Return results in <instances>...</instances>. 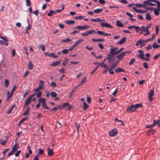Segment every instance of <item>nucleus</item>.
Segmentation results:
<instances>
[{
	"label": "nucleus",
	"mask_w": 160,
	"mask_h": 160,
	"mask_svg": "<svg viewBox=\"0 0 160 160\" xmlns=\"http://www.w3.org/2000/svg\"><path fill=\"white\" fill-rule=\"evenodd\" d=\"M154 14L156 16H158L159 14V12L158 11V10H157L156 8H154Z\"/></svg>",
	"instance_id": "51"
},
{
	"label": "nucleus",
	"mask_w": 160,
	"mask_h": 160,
	"mask_svg": "<svg viewBox=\"0 0 160 160\" xmlns=\"http://www.w3.org/2000/svg\"><path fill=\"white\" fill-rule=\"evenodd\" d=\"M38 102H41L42 106L45 109L48 110L50 109V108L47 106L46 103V100L44 98H40L39 100H38Z\"/></svg>",
	"instance_id": "2"
},
{
	"label": "nucleus",
	"mask_w": 160,
	"mask_h": 160,
	"mask_svg": "<svg viewBox=\"0 0 160 160\" xmlns=\"http://www.w3.org/2000/svg\"><path fill=\"white\" fill-rule=\"evenodd\" d=\"M157 46L158 44H157L156 42H154L153 44V45L152 47L155 49L157 48Z\"/></svg>",
	"instance_id": "64"
},
{
	"label": "nucleus",
	"mask_w": 160,
	"mask_h": 160,
	"mask_svg": "<svg viewBox=\"0 0 160 160\" xmlns=\"http://www.w3.org/2000/svg\"><path fill=\"white\" fill-rule=\"evenodd\" d=\"M102 10V8H98L94 10V11L95 13H98L101 12Z\"/></svg>",
	"instance_id": "43"
},
{
	"label": "nucleus",
	"mask_w": 160,
	"mask_h": 160,
	"mask_svg": "<svg viewBox=\"0 0 160 160\" xmlns=\"http://www.w3.org/2000/svg\"><path fill=\"white\" fill-rule=\"evenodd\" d=\"M27 119L26 118H22L20 121L18 123V125H19L20 124H21L22 123L24 122Z\"/></svg>",
	"instance_id": "57"
},
{
	"label": "nucleus",
	"mask_w": 160,
	"mask_h": 160,
	"mask_svg": "<svg viewBox=\"0 0 160 160\" xmlns=\"http://www.w3.org/2000/svg\"><path fill=\"white\" fill-rule=\"evenodd\" d=\"M39 47L41 48L42 50L43 51H44L45 50V47L44 45L41 44L39 45Z\"/></svg>",
	"instance_id": "52"
},
{
	"label": "nucleus",
	"mask_w": 160,
	"mask_h": 160,
	"mask_svg": "<svg viewBox=\"0 0 160 160\" xmlns=\"http://www.w3.org/2000/svg\"><path fill=\"white\" fill-rule=\"evenodd\" d=\"M146 31H147V30L146 29L145 27L144 26H142L140 28V34H141L143 32H146Z\"/></svg>",
	"instance_id": "41"
},
{
	"label": "nucleus",
	"mask_w": 160,
	"mask_h": 160,
	"mask_svg": "<svg viewBox=\"0 0 160 160\" xmlns=\"http://www.w3.org/2000/svg\"><path fill=\"white\" fill-rule=\"evenodd\" d=\"M83 110H87L88 108V105L86 102H83Z\"/></svg>",
	"instance_id": "34"
},
{
	"label": "nucleus",
	"mask_w": 160,
	"mask_h": 160,
	"mask_svg": "<svg viewBox=\"0 0 160 160\" xmlns=\"http://www.w3.org/2000/svg\"><path fill=\"white\" fill-rule=\"evenodd\" d=\"M69 61V59H67V58H65V59L63 61V62H62V66L64 67H65L66 65H67V63H68V61Z\"/></svg>",
	"instance_id": "29"
},
{
	"label": "nucleus",
	"mask_w": 160,
	"mask_h": 160,
	"mask_svg": "<svg viewBox=\"0 0 160 160\" xmlns=\"http://www.w3.org/2000/svg\"><path fill=\"white\" fill-rule=\"evenodd\" d=\"M146 43L144 42V40L142 39H140L138 40L135 44L136 46H138L139 44H140V48H141L142 47L145 45Z\"/></svg>",
	"instance_id": "6"
},
{
	"label": "nucleus",
	"mask_w": 160,
	"mask_h": 160,
	"mask_svg": "<svg viewBox=\"0 0 160 160\" xmlns=\"http://www.w3.org/2000/svg\"><path fill=\"white\" fill-rule=\"evenodd\" d=\"M133 10L137 13H144L147 12V11L146 10H138L137 9L136 7H133Z\"/></svg>",
	"instance_id": "13"
},
{
	"label": "nucleus",
	"mask_w": 160,
	"mask_h": 160,
	"mask_svg": "<svg viewBox=\"0 0 160 160\" xmlns=\"http://www.w3.org/2000/svg\"><path fill=\"white\" fill-rule=\"evenodd\" d=\"M90 20L92 21L97 22H101L104 21V19H101L99 18H98L97 19L91 18Z\"/></svg>",
	"instance_id": "18"
},
{
	"label": "nucleus",
	"mask_w": 160,
	"mask_h": 160,
	"mask_svg": "<svg viewBox=\"0 0 160 160\" xmlns=\"http://www.w3.org/2000/svg\"><path fill=\"white\" fill-rule=\"evenodd\" d=\"M83 39H80L78 40L75 43H74L73 45L76 47V46H78L79 44H80L81 42L83 41Z\"/></svg>",
	"instance_id": "33"
},
{
	"label": "nucleus",
	"mask_w": 160,
	"mask_h": 160,
	"mask_svg": "<svg viewBox=\"0 0 160 160\" xmlns=\"http://www.w3.org/2000/svg\"><path fill=\"white\" fill-rule=\"evenodd\" d=\"M47 151L48 155L50 156H52L53 155V152L52 149L50 148L49 147L47 148Z\"/></svg>",
	"instance_id": "19"
},
{
	"label": "nucleus",
	"mask_w": 160,
	"mask_h": 160,
	"mask_svg": "<svg viewBox=\"0 0 160 160\" xmlns=\"http://www.w3.org/2000/svg\"><path fill=\"white\" fill-rule=\"evenodd\" d=\"M16 54V51L15 49H13L12 51L11 55L12 57H14Z\"/></svg>",
	"instance_id": "61"
},
{
	"label": "nucleus",
	"mask_w": 160,
	"mask_h": 160,
	"mask_svg": "<svg viewBox=\"0 0 160 160\" xmlns=\"http://www.w3.org/2000/svg\"><path fill=\"white\" fill-rule=\"evenodd\" d=\"M154 127V126L153 125V123L151 124L148 125H147L146 126V128H152Z\"/></svg>",
	"instance_id": "58"
},
{
	"label": "nucleus",
	"mask_w": 160,
	"mask_h": 160,
	"mask_svg": "<svg viewBox=\"0 0 160 160\" xmlns=\"http://www.w3.org/2000/svg\"><path fill=\"white\" fill-rule=\"evenodd\" d=\"M117 26L119 27L122 28L124 27V25L119 21H117L116 22Z\"/></svg>",
	"instance_id": "26"
},
{
	"label": "nucleus",
	"mask_w": 160,
	"mask_h": 160,
	"mask_svg": "<svg viewBox=\"0 0 160 160\" xmlns=\"http://www.w3.org/2000/svg\"><path fill=\"white\" fill-rule=\"evenodd\" d=\"M116 67V64H114L113 63L110 66L108 70H112L114 68Z\"/></svg>",
	"instance_id": "42"
},
{
	"label": "nucleus",
	"mask_w": 160,
	"mask_h": 160,
	"mask_svg": "<svg viewBox=\"0 0 160 160\" xmlns=\"http://www.w3.org/2000/svg\"><path fill=\"white\" fill-rule=\"evenodd\" d=\"M143 66L145 68L148 69V64L146 62H144L143 63Z\"/></svg>",
	"instance_id": "62"
},
{
	"label": "nucleus",
	"mask_w": 160,
	"mask_h": 160,
	"mask_svg": "<svg viewBox=\"0 0 160 160\" xmlns=\"http://www.w3.org/2000/svg\"><path fill=\"white\" fill-rule=\"evenodd\" d=\"M117 133V130L115 128L110 131L109 132V135L111 137H114L116 136Z\"/></svg>",
	"instance_id": "8"
},
{
	"label": "nucleus",
	"mask_w": 160,
	"mask_h": 160,
	"mask_svg": "<svg viewBox=\"0 0 160 160\" xmlns=\"http://www.w3.org/2000/svg\"><path fill=\"white\" fill-rule=\"evenodd\" d=\"M30 109V108L29 107H27V109L25 112L23 113V115L24 116L27 115L28 114L29 112Z\"/></svg>",
	"instance_id": "27"
},
{
	"label": "nucleus",
	"mask_w": 160,
	"mask_h": 160,
	"mask_svg": "<svg viewBox=\"0 0 160 160\" xmlns=\"http://www.w3.org/2000/svg\"><path fill=\"white\" fill-rule=\"evenodd\" d=\"M112 56H113V55L109 52V53L108 55V57L106 58L107 60H108V62L110 64H111L112 62L111 58Z\"/></svg>",
	"instance_id": "22"
},
{
	"label": "nucleus",
	"mask_w": 160,
	"mask_h": 160,
	"mask_svg": "<svg viewBox=\"0 0 160 160\" xmlns=\"http://www.w3.org/2000/svg\"><path fill=\"white\" fill-rule=\"evenodd\" d=\"M154 0H148L143 1V4H147L150 5L151 3L150 2H154Z\"/></svg>",
	"instance_id": "38"
},
{
	"label": "nucleus",
	"mask_w": 160,
	"mask_h": 160,
	"mask_svg": "<svg viewBox=\"0 0 160 160\" xmlns=\"http://www.w3.org/2000/svg\"><path fill=\"white\" fill-rule=\"evenodd\" d=\"M97 33L99 35H102L104 36H109L111 35L110 33L108 34L105 33L103 31H98L97 32Z\"/></svg>",
	"instance_id": "15"
},
{
	"label": "nucleus",
	"mask_w": 160,
	"mask_h": 160,
	"mask_svg": "<svg viewBox=\"0 0 160 160\" xmlns=\"http://www.w3.org/2000/svg\"><path fill=\"white\" fill-rule=\"evenodd\" d=\"M50 95H51L52 98H53L57 97V94L56 92H52L50 93Z\"/></svg>",
	"instance_id": "39"
},
{
	"label": "nucleus",
	"mask_w": 160,
	"mask_h": 160,
	"mask_svg": "<svg viewBox=\"0 0 160 160\" xmlns=\"http://www.w3.org/2000/svg\"><path fill=\"white\" fill-rule=\"evenodd\" d=\"M84 17L82 16H76L75 17V18L76 20H81Z\"/></svg>",
	"instance_id": "55"
},
{
	"label": "nucleus",
	"mask_w": 160,
	"mask_h": 160,
	"mask_svg": "<svg viewBox=\"0 0 160 160\" xmlns=\"http://www.w3.org/2000/svg\"><path fill=\"white\" fill-rule=\"evenodd\" d=\"M133 107L134 108V109H135V110L138 108H139L142 107V104L141 103H139L138 104H136L135 105H133Z\"/></svg>",
	"instance_id": "23"
},
{
	"label": "nucleus",
	"mask_w": 160,
	"mask_h": 160,
	"mask_svg": "<svg viewBox=\"0 0 160 160\" xmlns=\"http://www.w3.org/2000/svg\"><path fill=\"white\" fill-rule=\"evenodd\" d=\"M115 72L117 73H118L121 72L126 73V72L124 71L123 69L120 68L115 69Z\"/></svg>",
	"instance_id": "20"
},
{
	"label": "nucleus",
	"mask_w": 160,
	"mask_h": 160,
	"mask_svg": "<svg viewBox=\"0 0 160 160\" xmlns=\"http://www.w3.org/2000/svg\"><path fill=\"white\" fill-rule=\"evenodd\" d=\"M36 95L35 93L32 94L28 98H27L25 101L24 103L25 106L28 105L32 101L36 100V98L34 97Z\"/></svg>",
	"instance_id": "1"
},
{
	"label": "nucleus",
	"mask_w": 160,
	"mask_h": 160,
	"mask_svg": "<svg viewBox=\"0 0 160 160\" xmlns=\"http://www.w3.org/2000/svg\"><path fill=\"white\" fill-rule=\"evenodd\" d=\"M44 54L46 56L52 57L53 58H55L58 57V55H55L54 53L53 52L50 53L48 52H46L44 53Z\"/></svg>",
	"instance_id": "9"
},
{
	"label": "nucleus",
	"mask_w": 160,
	"mask_h": 160,
	"mask_svg": "<svg viewBox=\"0 0 160 160\" xmlns=\"http://www.w3.org/2000/svg\"><path fill=\"white\" fill-rule=\"evenodd\" d=\"M0 38L4 41L2 40H0V44L3 45H8L9 44L8 43V40L6 38L2 36H0Z\"/></svg>",
	"instance_id": "3"
},
{
	"label": "nucleus",
	"mask_w": 160,
	"mask_h": 160,
	"mask_svg": "<svg viewBox=\"0 0 160 160\" xmlns=\"http://www.w3.org/2000/svg\"><path fill=\"white\" fill-rule=\"evenodd\" d=\"M135 29L136 32L138 33L139 31H140V28L139 26H136Z\"/></svg>",
	"instance_id": "54"
},
{
	"label": "nucleus",
	"mask_w": 160,
	"mask_h": 160,
	"mask_svg": "<svg viewBox=\"0 0 160 160\" xmlns=\"http://www.w3.org/2000/svg\"><path fill=\"white\" fill-rule=\"evenodd\" d=\"M153 123L154 126L156 125H158V126L160 127V121L159 120H154L153 121Z\"/></svg>",
	"instance_id": "24"
},
{
	"label": "nucleus",
	"mask_w": 160,
	"mask_h": 160,
	"mask_svg": "<svg viewBox=\"0 0 160 160\" xmlns=\"http://www.w3.org/2000/svg\"><path fill=\"white\" fill-rule=\"evenodd\" d=\"M33 65L31 61H29L28 65V68L29 70H32L33 68Z\"/></svg>",
	"instance_id": "30"
},
{
	"label": "nucleus",
	"mask_w": 160,
	"mask_h": 160,
	"mask_svg": "<svg viewBox=\"0 0 160 160\" xmlns=\"http://www.w3.org/2000/svg\"><path fill=\"white\" fill-rule=\"evenodd\" d=\"M69 50L67 49H64L62 50V53L63 54H67L68 53Z\"/></svg>",
	"instance_id": "47"
},
{
	"label": "nucleus",
	"mask_w": 160,
	"mask_h": 160,
	"mask_svg": "<svg viewBox=\"0 0 160 160\" xmlns=\"http://www.w3.org/2000/svg\"><path fill=\"white\" fill-rule=\"evenodd\" d=\"M64 5H62V8L61 9H57L55 10V12H61L62 10H63L64 9Z\"/></svg>",
	"instance_id": "50"
},
{
	"label": "nucleus",
	"mask_w": 160,
	"mask_h": 160,
	"mask_svg": "<svg viewBox=\"0 0 160 160\" xmlns=\"http://www.w3.org/2000/svg\"><path fill=\"white\" fill-rule=\"evenodd\" d=\"M16 88H17V86L16 85H14L13 86V87L12 89V91H11V93L10 94V96H9V97H8L9 98H10L11 97V96H12V94L13 93V92L16 89Z\"/></svg>",
	"instance_id": "32"
},
{
	"label": "nucleus",
	"mask_w": 160,
	"mask_h": 160,
	"mask_svg": "<svg viewBox=\"0 0 160 160\" xmlns=\"http://www.w3.org/2000/svg\"><path fill=\"white\" fill-rule=\"evenodd\" d=\"M75 126L76 127V128L77 129V132H79V129L80 128V127H81L80 125L79 124H78L77 123H76L75 124Z\"/></svg>",
	"instance_id": "56"
},
{
	"label": "nucleus",
	"mask_w": 160,
	"mask_h": 160,
	"mask_svg": "<svg viewBox=\"0 0 160 160\" xmlns=\"http://www.w3.org/2000/svg\"><path fill=\"white\" fill-rule=\"evenodd\" d=\"M61 62V60H60L54 62L52 63L51 64L50 66H53V67H55V66H57Z\"/></svg>",
	"instance_id": "21"
},
{
	"label": "nucleus",
	"mask_w": 160,
	"mask_h": 160,
	"mask_svg": "<svg viewBox=\"0 0 160 160\" xmlns=\"http://www.w3.org/2000/svg\"><path fill=\"white\" fill-rule=\"evenodd\" d=\"M18 148V145L17 143H15L14 146H13L12 148V151L14 152H15Z\"/></svg>",
	"instance_id": "36"
},
{
	"label": "nucleus",
	"mask_w": 160,
	"mask_h": 160,
	"mask_svg": "<svg viewBox=\"0 0 160 160\" xmlns=\"http://www.w3.org/2000/svg\"><path fill=\"white\" fill-rule=\"evenodd\" d=\"M146 19L147 20H150L152 19L151 15L149 13H148L146 14Z\"/></svg>",
	"instance_id": "37"
},
{
	"label": "nucleus",
	"mask_w": 160,
	"mask_h": 160,
	"mask_svg": "<svg viewBox=\"0 0 160 160\" xmlns=\"http://www.w3.org/2000/svg\"><path fill=\"white\" fill-rule=\"evenodd\" d=\"M130 51H126L122 52L117 56V58L119 59H121L123 57L126 56L127 53H130Z\"/></svg>",
	"instance_id": "5"
},
{
	"label": "nucleus",
	"mask_w": 160,
	"mask_h": 160,
	"mask_svg": "<svg viewBox=\"0 0 160 160\" xmlns=\"http://www.w3.org/2000/svg\"><path fill=\"white\" fill-rule=\"evenodd\" d=\"M135 111L134 109L133 105L132 104L131 106L128 107L126 109V111L128 112H132Z\"/></svg>",
	"instance_id": "11"
},
{
	"label": "nucleus",
	"mask_w": 160,
	"mask_h": 160,
	"mask_svg": "<svg viewBox=\"0 0 160 160\" xmlns=\"http://www.w3.org/2000/svg\"><path fill=\"white\" fill-rule=\"evenodd\" d=\"M135 61V59L134 58H132L131 59L130 61L129 62V64L130 65H131L133 63H134V62Z\"/></svg>",
	"instance_id": "49"
},
{
	"label": "nucleus",
	"mask_w": 160,
	"mask_h": 160,
	"mask_svg": "<svg viewBox=\"0 0 160 160\" xmlns=\"http://www.w3.org/2000/svg\"><path fill=\"white\" fill-rule=\"evenodd\" d=\"M72 39L69 38H67L65 39L61 40V42H68L72 41Z\"/></svg>",
	"instance_id": "28"
},
{
	"label": "nucleus",
	"mask_w": 160,
	"mask_h": 160,
	"mask_svg": "<svg viewBox=\"0 0 160 160\" xmlns=\"http://www.w3.org/2000/svg\"><path fill=\"white\" fill-rule=\"evenodd\" d=\"M44 81L42 80H40L39 82V86L38 87H39L41 89H42L44 87Z\"/></svg>",
	"instance_id": "16"
},
{
	"label": "nucleus",
	"mask_w": 160,
	"mask_h": 160,
	"mask_svg": "<svg viewBox=\"0 0 160 160\" xmlns=\"http://www.w3.org/2000/svg\"><path fill=\"white\" fill-rule=\"evenodd\" d=\"M43 153L44 151L41 148H40L39 149V152L37 155H38V156L39 155H42L43 154Z\"/></svg>",
	"instance_id": "44"
},
{
	"label": "nucleus",
	"mask_w": 160,
	"mask_h": 160,
	"mask_svg": "<svg viewBox=\"0 0 160 160\" xmlns=\"http://www.w3.org/2000/svg\"><path fill=\"white\" fill-rule=\"evenodd\" d=\"M26 4L27 6H29L31 5V2L30 0H26Z\"/></svg>",
	"instance_id": "60"
},
{
	"label": "nucleus",
	"mask_w": 160,
	"mask_h": 160,
	"mask_svg": "<svg viewBox=\"0 0 160 160\" xmlns=\"http://www.w3.org/2000/svg\"><path fill=\"white\" fill-rule=\"evenodd\" d=\"M110 53H111L113 55V56H115L117 55V51L116 52L115 50L113 49V48H112L110 49Z\"/></svg>",
	"instance_id": "40"
},
{
	"label": "nucleus",
	"mask_w": 160,
	"mask_h": 160,
	"mask_svg": "<svg viewBox=\"0 0 160 160\" xmlns=\"http://www.w3.org/2000/svg\"><path fill=\"white\" fill-rule=\"evenodd\" d=\"M42 93V92L41 91H40L38 92V93L37 94H36V95L37 97L38 98V100H39L40 98H41Z\"/></svg>",
	"instance_id": "31"
},
{
	"label": "nucleus",
	"mask_w": 160,
	"mask_h": 160,
	"mask_svg": "<svg viewBox=\"0 0 160 160\" xmlns=\"http://www.w3.org/2000/svg\"><path fill=\"white\" fill-rule=\"evenodd\" d=\"M119 2H120L124 4H127L128 3V2L126 0H120Z\"/></svg>",
	"instance_id": "59"
},
{
	"label": "nucleus",
	"mask_w": 160,
	"mask_h": 160,
	"mask_svg": "<svg viewBox=\"0 0 160 160\" xmlns=\"http://www.w3.org/2000/svg\"><path fill=\"white\" fill-rule=\"evenodd\" d=\"M154 94V91L153 89H151L148 93V99L150 101H152L153 99L152 96Z\"/></svg>",
	"instance_id": "12"
},
{
	"label": "nucleus",
	"mask_w": 160,
	"mask_h": 160,
	"mask_svg": "<svg viewBox=\"0 0 160 160\" xmlns=\"http://www.w3.org/2000/svg\"><path fill=\"white\" fill-rule=\"evenodd\" d=\"M100 25L102 27H106L109 28H113V26L110 25L109 23L107 22H102L100 23Z\"/></svg>",
	"instance_id": "10"
},
{
	"label": "nucleus",
	"mask_w": 160,
	"mask_h": 160,
	"mask_svg": "<svg viewBox=\"0 0 160 160\" xmlns=\"http://www.w3.org/2000/svg\"><path fill=\"white\" fill-rule=\"evenodd\" d=\"M153 2H155L157 3V6L158 7H160V2L158 1L157 0H154Z\"/></svg>",
	"instance_id": "63"
},
{
	"label": "nucleus",
	"mask_w": 160,
	"mask_h": 160,
	"mask_svg": "<svg viewBox=\"0 0 160 160\" xmlns=\"http://www.w3.org/2000/svg\"><path fill=\"white\" fill-rule=\"evenodd\" d=\"M155 131L153 129H150L147 132V134L148 135H151V134H153L154 133Z\"/></svg>",
	"instance_id": "25"
},
{
	"label": "nucleus",
	"mask_w": 160,
	"mask_h": 160,
	"mask_svg": "<svg viewBox=\"0 0 160 160\" xmlns=\"http://www.w3.org/2000/svg\"><path fill=\"white\" fill-rule=\"evenodd\" d=\"M74 23L75 21L74 20H69L67 22V23L69 25L73 24Z\"/></svg>",
	"instance_id": "53"
},
{
	"label": "nucleus",
	"mask_w": 160,
	"mask_h": 160,
	"mask_svg": "<svg viewBox=\"0 0 160 160\" xmlns=\"http://www.w3.org/2000/svg\"><path fill=\"white\" fill-rule=\"evenodd\" d=\"M138 52L139 53V56L138 55L137 56L142 59L144 58L143 51L142 50H139L138 51Z\"/></svg>",
	"instance_id": "14"
},
{
	"label": "nucleus",
	"mask_w": 160,
	"mask_h": 160,
	"mask_svg": "<svg viewBox=\"0 0 160 160\" xmlns=\"http://www.w3.org/2000/svg\"><path fill=\"white\" fill-rule=\"evenodd\" d=\"M87 78L86 77H85L83 78L81 81V84H84L86 82Z\"/></svg>",
	"instance_id": "48"
},
{
	"label": "nucleus",
	"mask_w": 160,
	"mask_h": 160,
	"mask_svg": "<svg viewBox=\"0 0 160 160\" xmlns=\"http://www.w3.org/2000/svg\"><path fill=\"white\" fill-rule=\"evenodd\" d=\"M90 28V26L88 25L85 26H77L76 27L74 28V29H78L80 30H82L84 29H88Z\"/></svg>",
	"instance_id": "7"
},
{
	"label": "nucleus",
	"mask_w": 160,
	"mask_h": 160,
	"mask_svg": "<svg viewBox=\"0 0 160 160\" xmlns=\"http://www.w3.org/2000/svg\"><path fill=\"white\" fill-rule=\"evenodd\" d=\"M96 32L93 30H90L89 31H88L86 32H83L82 33V36H87L88 35L90 34H93Z\"/></svg>",
	"instance_id": "4"
},
{
	"label": "nucleus",
	"mask_w": 160,
	"mask_h": 160,
	"mask_svg": "<svg viewBox=\"0 0 160 160\" xmlns=\"http://www.w3.org/2000/svg\"><path fill=\"white\" fill-rule=\"evenodd\" d=\"M4 83H5V87L6 88H7L8 87L9 84V80L7 79H6L5 80Z\"/></svg>",
	"instance_id": "45"
},
{
	"label": "nucleus",
	"mask_w": 160,
	"mask_h": 160,
	"mask_svg": "<svg viewBox=\"0 0 160 160\" xmlns=\"http://www.w3.org/2000/svg\"><path fill=\"white\" fill-rule=\"evenodd\" d=\"M114 120L116 122H121V124H120L121 125H124V124L122 121L121 120H119L116 118H114Z\"/></svg>",
	"instance_id": "35"
},
{
	"label": "nucleus",
	"mask_w": 160,
	"mask_h": 160,
	"mask_svg": "<svg viewBox=\"0 0 160 160\" xmlns=\"http://www.w3.org/2000/svg\"><path fill=\"white\" fill-rule=\"evenodd\" d=\"M99 64L100 65H100L101 67V68L103 67L105 68H108L107 67V65L106 63H100Z\"/></svg>",
	"instance_id": "46"
},
{
	"label": "nucleus",
	"mask_w": 160,
	"mask_h": 160,
	"mask_svg": "<svg viewBox=\"0 0 160 160\" xmlns=\"http://www.w3.org/2000/svg\"><path fill=\"white\" fill-rule=\"evenodd\" d=\"M127 39V37H124L122 38L118 42H117V44H123L126 40Z\"/></svg>",
	"instance_id": "17"
}]
</instances>
